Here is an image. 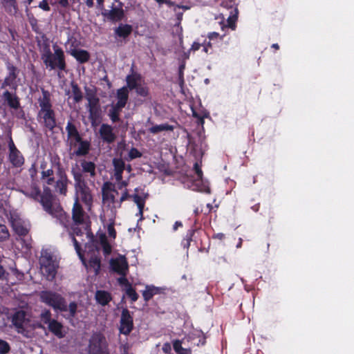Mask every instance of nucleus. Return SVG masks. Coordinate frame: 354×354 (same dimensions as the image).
Returning <instances> with one entry per match:
<instances>
[{
	"label": "nucleus",
	"instance_id": "nucleus-36",
	"mask_svg": "<svg viewBox=\"0 0 354 354\" xmlns=\"http://www.w3.org/2000/svg\"><path fill=\"white\" fill-rule=\"evenodd\" d=\"M5 10L10 15H15L18 10L16 0H2Z\"/></svg>",
	"mask_w": 354,
	"mask_h": 354
},
{
	"label": "nucleus",
	"instance_id": "nucleus-2",
	"mask_svg": "<svg viewBox=\"0 0 354 354\" xmlns=\"http://www.w3.org/2000/svg\"><path fill=\"white\" fill-rule=\"evenodd\" d=\"M27 197L33 199L41 203L43 209L49 214L55 215L57 212L53 206V195L52 191L48 187H44L43 192H41L39 187L33 185L30 190L23 192Z\"/></svg>",
	"mask_w": 354,
	"mask_h": 354
},
{
	"label": "nucleus",
	"instance_id": "nucleus-10",
	"mask_svg": "<svg viewBox=\"0 0 354 354\" xmlns=\"http://www.w3.org/2000/svg\"><path fill=\"white\" fill-rule=\"evenodd\" d=\"M57 180H55L54 192L62 195H66L67 193V187L69 183L67 174L64 169L61 167L59 162L57 163Z\"/></svg>",
	"mask_w": 354,
	"mask_h": 354
},
{
	"label": "nucleus",
	"instance_id": "nucleus-40",
	"mask_svg": "<svg viewBox=\"0 0 354 354\" xmlns=\"http://www.w3.org/2000/svg\"><path fill=\"white\" fill-rule=\"evenodd\" d=\"M41 179L45 180L48 185H53L55 183L54 171L53 169H48L41 171Z\"/></svg>",
	"mask_w": 354,
	"mask_h": 354
},
{
	"label": "nucleus",
	"instance_id": "nucleus-50",
	"mask_svg": "<svg viewBox=\"0 0 354 354\" xmlns=\"http://www.w3.org/2000/svg\"><path fill=\"white\" fill-rule=\"evenodd\" d=\"M10 351L9 344L3 339H0V354H8Z\"/></svg>",
	"mask_w": 354,
	"mask_h": 354
},
{
	"label": "nucleus",
	"instance_id": "nucleus-46",
	"mask_svg": "<svg viewBox=\"0 0 354 354\" xmlns=\"http://www.w3.org/2000/svg\"><path fill=\"white\" fill-rule=\"evenodd\" d=\"M10 238V232L6 225L0 224V242L5 241Z\"/></svg>",
	"mask_w": 354,
	"mask_h": 354
},
{
	"label": "nucleus",
	"instance_id": "nucleus-7",
	"mask_svg": "<svg viewBox=\"0 0 354 354\" xmlns=\"http://www.w3.org/2000/svg\"><path fill=\"white\" fill-rule=\"evenodd\" d=\"M11 322L18 333L26 335V328L29 326L30 322V315L24 310H17L12 315Z\"/></svg>",
	"mask_w": 354,
	"mask_h": 354
},
{
	"label": "nucleus",
	"instance_id": "nucleus-58",
	"mask_svg": "<svg viewBox=\"0 0 354 354\" xmlns=\"http://www.w3.org/2000/svg\"><path fill=\"white\" fill-rule=\"evenodd\" d=\"M202 46L203 47V51L205 52V53H209V50H211L212 48L210 41H206V40H205L204 42L202 43Z\"/></svg>",
	"mask_w": 354,
	"mask_h": 354
},
{
	"label": "nucleus",
	"instance_id": "nucleus-55",
	"mask_svg": "<svg viewBox=\"0 0 354 354\" xmlns=\"http://www.w3.org/2000/svg\"><path fill=\"white\" fill-rule=\"evenodd\" d=\"M115 185V189L117 188L118 189H123L124 188V189H127V187L129 185V183L127 180H123L122 178L120 180H116V184Z\"/></svg>",
	"mask_w": 354,
	"mask_h": 354
},
{
	"label": "nucleus",
	"instance_id": "nucleus-26",
	"mask_svg": "<svg viewBox=\"0 0 354 354\" xmlns=\"http://www.w3.org/2000/svg\"><path fill=\"white\" fill-rule=\"evenodd\" d=\"M42 97L38 99V103L39 104V110H45L53 108V104L51 102V95L48 90L41 88Z\"/></svg>",
	"mask_w": 354,
	"mask_h": 354
},
{
	"label": "nucleus",
	"instance_id": "nucleus-13",
	"mask_svg": "<svg viewBox=\"0 0 354 354\" xmlns=\"http://www.w3.org/2000/svg\"><path fill=\"white\" fill-rule=\"evenodd\" d=\"M110 268L112 271L120 275H127L129 270V265L124 257L111 259L110 260Z\"/></svg>",
	"mask_w": 354,
	"mask_h": 354
},
{
	"label": "nucleus",
	"instance_id": "nucleus-9",
	"mask_svg": "<svg viewBox=\"0 0 354 354\" xmlns=\"http://www.w3.org/2000/svg\"><path fill=\"white\" fill-rule=\"evenodd\" d=\"M37 119L50 131H53L57 126L56 114L53 108L39 110L37 113Z\"/></svg>",
	"mask_w": 354,
	"mask_h": 354
},
{
	"label": "nucleus",
	"instance_id": "nucleus-34",
	"mask_svg": "<svg viewBox=\"0 0 354 354\" xmlns=\"http://www.w3.org/2000/svg\"><path fill=\"white\" fill-rule=\"evenodd\" d=\"M80 165L82 169V172L89 174L91 178H94L96 176V165L95 162L82 160L80 162Z\"/></svg>",
	"mask_w": 354,
	"mask_h": 354
},
{
	"label": "nucleus",
	"instance_id": "nucleus-25",
	"mask_svg": "<svg viewBox=\"0 0 354 354\" xmlns=\"http://www.w3.org/2000/svg\"><path fill=\"white\" fill-rule=\"evenodd\" d=\"M73 56L80 64H84L89 61L91 55L88 51L84 49H71L68 52Z\"/></svg>",
	"mask_w": 354,
	"mask_h": 354
},
{
	"label": "nucleus",
	"instance_id": "nucleus-53",
	"mask_svg": "<svg viewBox=\"0 0 354 354\" xmlns=\"http://www.w3.org/2000/svg\"><path fill=\"white\" fill-rule=\"evenodd\" d=\"M87 100L88 102V109L100 107V99L97 97Z\"/></svg>",
	"mask_w": 354,
	"mask_h": 354
},
{
	"label": "nucleus",
	"instance_id": "nucleus-5",
	"mask_svg": "<svg viewBox=\"0 0 354 354\" xmlns=\"http://www.w3.org/2000/svg\"><path fill=\"white\" fill-rule=\"evenodd\" d=\"M66 145L73 152L71 156L77 157L86 156L91 149V142L82 138V136L67 138Z\"/></svg>",
	"mask_w": 354,
	"mask_h": 354
},
{
	"label": "nucleus",
	"instance_id": "nucleus-41",
	"mask_svg": "<svg viewBox=\"0 0 354 354\" xmlns=\"http://www.w3.org/2000/svg\"><path fill=\"white\" fill-rule=\"evenodd\" d=\"M196 231V230L195 229L189 230L187 232L185 238L181 241L182 247L184 249H186L187 252L188 251V249H189L191 242L192 241V237H193L194 234H195Z\"/></svg>",
	"mask_w": 354,
	"mask_h": 354
},
{
	"label": "nucleus",
	"instance_id": "nucleus-8",
	"mask_svg": "<svg viewBox=\"0 0 354 354\" xmlns=\"http://www.w3.org/2000/svg\"><path fill=\"white\" fill-rule=\"evenodd\" d=\"M115 194H118L115 185L110 181H106L102 187V198L104 204H108L112 209H118L117 207L118 200L115 199Z\"/></svg>",
	"mask_w": 354,
	"mask_h": 354
},
{
	"label": "nucleus",
	"instance_id": "nucleus-29",
	"mask_svg": "<svg viewBox=\"0 0 354 354\" xmlns=\"http://www.w3.org/2000/svg\"><path fill=\"white\" fill-rule=\"evenodd\" d=\"M96 301L102 306H106L111 300V294L106 290H97L95 295Z\"/></svg>",
	"mask_w": 354,
	"mask_h": 354
},
{
	"label": "nucleus",
	"instance_id": "nucleus-39",
	"mask_svg": "<svg viewBox=\"0 0 354 354\" xmlns=\"http://www.w3.org/2000/svg\"><path fill=\"white\" fill-rule=\"evenodd\" d=\"M124 107L118 106V104L112 106L111 109L109 111V116L113 122H118L120 121V113Z\"/></svg>",
	"mask_w": 354,
	"mask_h": 354
},
{
	"label": "nucleus",
	"instance_id": "nucleus-37",
	"mask_svg": "<svg viewBox=\"0 0 354 354\" xmlns=\"http://www.w3.org/2000/svg\"><path fill=\"white\" fill-rule=\"evenodd\" d=\"M66 131L67 133V138H71L73 137L81 136L80 133L77 129V127L74 124L72 119L67 122L66 126Z\"/></svg>",
	"mask_w": 354,
	"mask_h": 354
},
{
	"label": "nucleus",
	"instance_id": "nucleus-3",
	"mask_svg": "<svg viewBox=\"0 0 354 354\" xmlns=\"http://www.w3.org/2000/svg\"><path fill=\"white\" fill-rule=\"evenodd\" d=\"M39 263L41 271L44 276L47 280L53 281L55 278L59 267L58 263L54 259L53 255L47 251L42 252Z\"/></svg>",
	"mask_w": 354,
	"mask_h": 354
},
{
	"label": "nucleus",
	"instance_id": "nucleus-12",
	"mask_svg": "<svg viewBox=\"0 0 354 354\" xmlns=\"http://www.w3.org/2000/svg\"><path fill=\"white\" fill-rule=\"evenodd\" d=\"M8 159L15 167H21L24 164V158L21 153L15 147L12 139L10 138L9 142Z\"/></svg>",
	"mask_w": 354,
	"mask_h": 354
},
{
	"label": "nucleus",
	"instance_id": "nucleus-60",
	"mask_svg": "<svg viewBox=\"0 0 354 354\" xmlns=\"http://www.w3.org/2000/svg\"><path fill=\"white\" fill-rule=\"evenodd\" d=\"M192 115L194 118H197L198 120V123L203 124H204V116L201 115L198 113H197L196 111H194L192 109Z\"/></svg>",
	"mask_w": 354,
	"mask_h": 354
},
{
	"label": "nucleus",
	"instance_id": "nucleus-59",
	"mask_svg": "<svg viewBox=\"0 0 354 354\" xmlns=\"http://www.w3.org/2000/svg\"><path fill=\"white\" fill-rule=\"evenodd\" d=\"M38 6H39V8H40L41 9H42L44 11H50V8L48 5L47 0H42L39 3Z\"/></svg>",
	"mask_w": 354,
	"mask_h": 354
},
{
	"label": "nucleus",
	"instance_id": "nucleus-63",
	"mask_svg": "<svg viewBox=\"0 0 354 354\" xmlns=\"http://www.w3.org/2000/svg\"><path fill=\"white\" fill-rule=\"evenodd\" d=\"M103 252L106 255L109 254L111 252V247L106 242L103 243Z\"/></svg>",
	"mask_w": 354,
	"mask_h": 354
},
{
	"label": "nucleus",
	"instance_id": "nucleus-23",
	"mask_svg": "<svg viewBox=\"0 0 354 354\" xmlns=\"http://www.w3.org/2000/svg\"><path fill=\"white\" fill-rule=\"evenodd\" d=\"M48 330L59 339L66 336V331L64 330L63 324L57 319H53L48 326Z\"/></svg>",
	"mask_w": 354,
	"mask_h": 354
},
{
	"label": "nucleus",
	"instance_id": "nucleus-45",
	"mask_svg": "<svg viewBox=\"0 0 354 354\" xmlns=\"http://www.w3.org/2000/svg\"><path fill=\"white\" fill-rule=\"evenodd\" d=\"M52 314L50 310L44 309L40 314L41 321L45 324L49 325V323L53 319H52Z\"/></svg>",
	"mask_w": 354,
	"mask_h": 354
},
{
	"label": "nucleus",
	"instance_id": "nucleus-49",
	"mask_svg": "<svg viewBox=\"0 0 354 354\" xmlns=\"http://www.w3.org/2000/svg\"><path fill=\"white\" fill-rule=\"evenodd\" d=\"M131 196L132 194H129V190L127 189H124L120 199L118 200L117 207L120 208L122 203L128 199H131L132 198Z\"/></svg>",
	"mask_w": 354,
	"mask_h": 354
},
{
	"label": "nucleus",
	"instance_id": "nucleus-22",
	"mask_svg": "<svg viewBox=\"0 0 354 354\" xmlns=\"http://www.w3.org/2000/svg\"><path fill=\"white\" fill-rule=\"evenodd\" d=\"M72 232H69L70 237L72 239L76 252L80 258H82V248L80 243L75 239V236H80L84 234V231L78 225H73L71 227Z\"/></svg>",
	"mask_w": 354,
	"mask_h": 354
},
{
	"label": "nucleus",
	"instance_id": "nucleus-54",
	"mask_svg": "<svg viewBox=\"0 0 354 354\" xmlns=\"http://www.w3.org/2000/svg\"><path fill=\"white\" fill-rule=\"evenodd\" d=\"M127 275H121V277L118 279V283L121 286H124L127 288L131 287V284L129 283V280L126 277Z\"/></svg>",
	"mask_w": 354,
	"mask_h": 354
},
{
	"label": "nucleus",
	"instance_id": "nucleus-15",
	"mask_svg": "<svg viewBox=\"0 0 354 354\" xmlns=\"http://www.w3.org/2000/svg\"><path fill=\"white\" fill-rule=\"evenodd\" d=\"M102 15L106 18L107 20L112 22L121 21L124 17V12L120 3V7H112L111 10L104 9L102 12Z\"/></svg>",
	"mask_w": 354,
	"mask_h": 354
},
{
	"label": "nucleus",
	"instance_id": "nucleus-31",
	"mask_svg": "<svg viewBox=\"0 0 354 354\" xmlns=\"http://www.w3.org/2000/svg\"><path fill=\"white\" fill-rule=\"evenodd\" d=\"M132 31L133 27L131 25L123 24H120L114 30L116 36L124 39L131 34Z\"/></svg>",
	"mask_w": 354,
	"mask_h": 354
},
{
	"label": "nucleus",
	"instance_id": "nucleus-21",
	"mask_svg": "<svg viewBox=\"0 0 354 354\" xmlns=\"http://www.w3.org/2000/svg\"><path fill=\"white\" fill-rule=\"evenodd\" d=\"M131 73L129 74L126 77V82H127V88L129 90L132 91L134 90V88H136L138 87V85L140 84V82L142 81V75L135 72L133 70V66L131 68Z\"/></svg>",
	"mask_w": 354,
	"mask_h": 354
},
{
	"label": "nucleus",
	"instance_id": "nucleus-44",
	"mask_svg": "<svg viewBox=\"0 0 354 354\" xmlns=\"http://www.w3.org/2000/svg\"><path fill=\"white\" fill-rule=\"evenodd\" d=\"M173 348L178 354H189V351L182 347V341L175 339L173 341Z\"/></svg>",
	"mask_w": 354,
	"mask_h": 354
},
{
	"label": "nucleus",
	"instance_id": "nucleus-14",
	"mask_svg": "<svg viewBox=\"0 0 354 354\" xmlns=\"http://www.w3.org/2000/svg\"><path fill=\"white\" fill-rule=\"evenodd\" d=\"M6 68L8 73L2 83L1 88H5L6 86L16 88V79L19 73V70L10 62L6 64Z\"/></svg>",
	"mask_w": 354,
	"mask_h": 354
},
{
	"label": "nucleus",
	"instance_id": "nucleus-52",
	"mask_svg": "<svg viewBox=\"0 0 354 354\" xmlns=\"http://www.w3.org/2000/svg\"><path fill=\"white\" fill-rule=\"evenodd\" d=\"M77 305L75 301H72L67 306V310L70 313V316L74 317L77 313Z\"/></svg>",
	"mask_w": 354,
	"mask_h": 354
},
{
	"label": "nucleus",
	"instance_id": "nucleus-47",
	"mask_svg": "<svg viewBox=\"0 0 354 354\" xmlns=\"http://www.w3.org/2000/svg\"><path fill=\"white\" fill-rule=\"evenodd\" d=\"M136 91V93L143 97H146L149 94V88L146 86H142L141 84L138 85V87L136 88H134Z\"/></svg>",
	"mask_w": 354,
	"mask_h": 354
},
{
	"label": "nucleus",
	"instance_id": "nucleus-17",
	"mask_svg": "<svg viewBox=\"0 0 354 354\" xmlns=\"http://www.w3.org/2000/svg\"><path fill=\"white\" fill-rule=\"evenodd\" d=\"M78 196L77 198H80L81 201L85 204L88 209L92 206L93 198L91 194V189L88 185H84L82 187L76 189Z\"/></svg>",
	"mask_w": 354,
	"mask_h": 354
},
{
	"label": "nucleus",
	"instance_id": "nucleus-28",
	"mask_svg": "<svg viewBox=\"0 0 354 354\" xmlns=\"http://www.w3.org/2000/svg\"><path fill=\"white\" fill-rule=\"evenodd\" d=\"M3 97L10 108L18 109L20 107L19 98L16 94H12L10 91H6L3 93Z\"/></svg>",
	"mask_w": 354,
	"mask_h": 354
},
{
	"label": "nucleus",
	"instance_id": "nucleus-48",
	"mask_svg": "<svg viewBox=\"0 0 354 354\" xmlns=\"http://www.w3.org/2000/svg\"><path fill=\"white\" fill-rule=\"evenodd\" d=\"M126 294L131 299L132 302H135L138 300L139 296L136 292V290L131 286L126 288Z\"/></svg>",
	"mask_w": 354,
	"mask_h": 354
},
{
	"label": "nucleus",
	"instance_id": "nucleus-32",
	"mask_svg": "<svg viewBox=\"0 0 354 354\" xmlns=\"http://www.w3.org/2000/svg\"><path fill=\"white\" fill-rule=\"evenodd\" d=\"M134 191L135 193L131 196V199H133V202L136 205H140L142 203H146V201L149 197V194L145 192L144 189L138 187L136 188Z\"/></svg>",
	"mask_w": 354,
	"mask_h": 354
},
{
	"label": "nucleus",
	"instance_id": "nucleus-30",
	"mask_svg": "<svg viewBox=\"0 0 354 354\" xmlns=\"http://www.w3.org/2000/svg\"><path fill=\"white\" fill-rule=\"evenodd\" d=\"M117 102L118 106L125 107L129 100V91L126 86H123L117 91Z\"/></svg>",
	"mask_w": 354,
	"mask_h": 354
},
{
	"label": "nucleus",
	"instance_id": "nucleus-42",
	"mask_svg": "<svg viewBox=\"0 0 354 354\" xmlns=\"http://www.w3.org/2000/svg\"><path fill=\"white\" fill-rule=\"evenodd\" d=\"M142 153L136 148L132 147L127 156H124V159L126 161L130 162L136 158L142 157Z\"/></svg>",
	"mask_w": 354,
	"mask_h": 354
},
{
	"label": "nucleus",
	"instance_id": "nucleus-62",
	"mask_svg": "<svg viewBox=\"0 0 354 354\" xmlns=\"http://www.w3.org/2000/svg\"><path fill=\"white\" fill-rule=\"evenodd\" d=\"M12 274L18 279H22L24 278V273L19 271L17 268H12L11 270Z\"/></svg>",
	"mask_w": 354,
	"mask_h": 354
},
{
	"label": "nucleus",
	"instance_id": "nucleus-35",
	"mask_svg": "<svg viewBox=\"0 0 354 354\" xmlns=\"http://www.w3.org/2000/svg\"><path fill=\"white\" fill-rule=\"evenodd\" d=\"M71 174L73 176V179L75 181V189L82 187L84 185H87L82 171H80L78 169L73 168L71 170Z\"/></svg>",
	"mask_w": 354,
	"mask_h": 354
},
{
	"label": "nucleus",
	"instance_id": "nucleus-24",
	"mask_svg": "<svg viewBox=\"0 0 354 354\" xmlns=\"http://www.w3.org/2000/svg\"><path fill=\"white\" fill-rule=\"evenodd\" d=\"M165 288L156 287L153 285H147L145 290L142 291V295L144 300L148 302L156 295H160L164 293Z\"/></svg>",
	"mask_w": 354,
	"mask_h": 354
},
{
	"label": "nucleus",
	"instance_id": "nucleus-6",
	"mask_svg": "<svg viewBox=\"0 0 354 354\" xmlns=\"http://www.w3.org/2000/svg\"><path fill=\"white\" fill-rule=\"evenodd\" d=\"M88 354H110L109 345L105 336L100 333H93L88 345Z\"/></svg>",
	"mask_w": 354,
	"mask_h": 354
},
{
	"label": "nucleus",
	"instance_id": "nucleus-57",
	"mask_svg": "<svg viewBox=\"0 0 354 354\" xmlns=\"http://www.w3.org/2000/svg\"><path fill=\"white\" fill-rule=\"evenodd\" d=\"M194 170L197 175L198 178H202L203 176V171L201 169V165L198 164V162H195L194 165Z\"/></svg>",
	"mask_w": 354,
	"mask_h": 354
},
{
	"label": "nucleus",
	"instance_id": "nucleus-1",
	"mask_svg": "<svg viewBox=\"0 0 354 354\" xmlns=\"http://www.w3.org/2000/svg\"><path fill=\"white\" fill-rule=\"evenodd\" d=\"M53 53L51 52L49 46H46L41 53V59L46 68L50 70L58 69L60 71H66L67 65L64 51L56 44L53 45Z\"/></svg>",
	"mask_w": 354,
	"mask_h": 354
},
{
	"label": "nucleus",
	"instance_id": "nucleus-11",
	"mask_svg": "<svg viewBox=\"0 0 354 354\" xmlns=\"http://www.w3.org/2000/svg\"><path fill=\"white\" fill-rule=\"evenodd\" d=\"M133 329V318L127 308H123L120 321V333L126 335L130 334Z\"/></svg>",
	"mask_w": 354,
	"mask_h": 354
},
{
	"label": "nucleus",
	"instance_id": "nucleus-61",
	"mask_svg": "<svg viewBox=\"0 0 354 354\" xmlns=\"http://www.w3.org/2000/svg\"><path fill=\"white\" fill-rule=\"evenodd\" d=\"M162 350L165 354H169L171 351V346L170 343H169V342L164 343L162 345Z\"/></svg>",
	"mask_w": 354,
	"mask_h": 354
},
{
	"label": "nucleus",
	"instance_id": "nucleus-51",
	"mask_svg": "<svg viewBox=\"0 0 354 354\" xmlns=\"http://www.w3.org/2000/svg\"><path fill=\"white\" fill-rule=\"evenodd\" d=\"M84 89H85L86 100H90L91 98L97 97L96 88L95 87L94 88H88V87L85 86Z\"/></svg>",
	"mask_w": 354,
	"mask_h": 354
},
{
	"label": "nucleus",
	"instance_id": "nucleus-18",
	"mask_svg": "<svg viewBox=\"0 0 354 354\" xmlns=\"http://www.w3.org/2000/svg\"><path fill=\"white\" fill-rule=\"evenodd\" d=\"M120 158H114L112 160V164L114 168V176L115 180H120L122 178V174L124 170L126 168L124 159L122 158V153L121 152L120 154Z\"/></svg>",
	"mask_w": 354,
	"mask_h": 354
},
{
	"label": "nucleus",
	"instance_id": "nucleus-20",
	"mask_svg": "<svg viewBox=\"0 0 354 354\" xmlns=\"http://www.w3.org/2000/svg\"><path fill=\"white\" fill-rule=\"evenodd\" d=\"M99 132L102 139L106 143H113L116 138L113 131V128L109 124H102L100 128Z\"/></svg>",
	"mask_w": 354,
	"mask_h": 354
},
{
	"label": "nucleus",
	"instance_id": "nucleus-43",
	"mask_svg": "<svg viewBox=\"0 0 354 354\" xmlns=\"http://www.w3.org/2000/svg\"><path fill=\"white\" fill-rule=\"evenodd\" d=\"M88 109V118L92 123L95 122L100 116V107L91 108Z\"/></svg>",
	"mask_w": 354,
	"mask_h": 354
},
{
	"label": "nucleus",
	"instance_id": "nucleus-27",
	"mask_svg": "<svg viewBox=\"0 0 354 354\" xmlns=\"http://www.w3.org/2000/svg\"><path fill=\"white\" fill-rule=\"evenodd\" d=\"M71 91H68L66 92V95H69L71 93V96L73 100V102L75 104L80 103L82 99H83V93L78 86V84L75 82L74 81H72L71 82Z\"/></svg>",
	"mask_w": 354,
	"mask_h": 354
},
{
	"label": "nucleus",
	"instance_id": "nucleus-16",
	"mask_svg": "<svg viewBox=\"0 0 354 354\" xmlns=\"http://www.w3.org/2000/svg\"><path fill=\"white\" fill-rule=\"evenodd\" d=\"M84 214L85 212L82 206L79 203L78 198H76L72 209V219L74 224L76 225L83 224L84 223Z\"/></svg>",
	"mask_w": 354,
	"mask_h": 354
},
{
	"label": "nucleus",
	"instance_id": "nucleus-56",
	"mask_svg": "<svg viewBox=\"0 0 354 354\" xmlns=\"http://www.w3.org/2000/svg\"><path fill=\"white\" fill-rule=\"evenodd\" d=\"M107 232L111 238L115 239L116 237V231L113 223L108 225Z\"/></svg>",
	"mask_w": 354,
	"mask_h": 354
},
{
	"label": "nucleus",
	"instance_id": "nucleus-38",
	"mask_svg": "<svg viewBox=\"0 0 354 354\" xmlns=\"http://www.w3.org/2000/svg\"><path fill=\"white\" fill-rule=\"evenodd\" d=\"M174 129V126L170 125L167 123H164L161 124H156L152 126L149 129V131L153 134H157L163 131H172Z\"/></svg>",
	"mask_w": 354,
	"mask_h": 354
},
{
	"label": "nucleus",
	"instance_id": "nucleus-33",
	"mask_svg": "<svg viewBox=\"0 0 354 354\" xmlns=\"http://www.w3.org/2000/svg\"><path fill=\"white\" fill-rule=\"evenodd\" d=\"M12 225L15 232L19 236L25 237L29 232V229L19 220L14 221Z\"/></svg>",
	"mask_w": 354,
	"mask_h": 354
},
{
	"label": "nucleus",
	"instance_id": "nucleus-64",
	"mask_svg": "<svg viewBox=\"0 0 354 354\" xmlns=\"http://www.w3.org/2000/svg\"><path fill=\"white\" fill-rule=\"evenodd\" d=\"M201 46H202V44H201L198 41H194L190 48V50H192V51L198 50Z\"/></svg>",
	"mask_w": 354,
	"mask_h": 354
},
{
	"label": "nucleus",
	"instance_id": "nucleus-4",
	"mask_svg": "<svg viewBox=\"0 0 354 354\" xmlns=\"http://www.w3.org/2000/svg\"><path fill=\"white\" fill-rule=\"evenodd\" d=\"M41 302L60 312L67 311V302L60 294L51 290H43L40 293Z\"/></svg>",
	"mask_w": 354,
	"mask_h": 354
},
{
	"label": "nucleus",
	"instance_id": "nucleus-19",
	"mask_svg": "<svg viewBox=\"0 0 354 354\" xmlns=\"http://www.w3.org/2000/svg\"><path fill=\"white\" fill-rule=\"evenodd\" d=\"M80 259L88 270H93L95 275H97L100 273L101 268V259L97 255L93 254L90 257L87 264L86 263L82 254V258Z\"/></svg>",
	"mask_w": 354,
	"mask_h": 354
}]
</instances>
